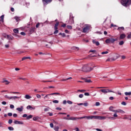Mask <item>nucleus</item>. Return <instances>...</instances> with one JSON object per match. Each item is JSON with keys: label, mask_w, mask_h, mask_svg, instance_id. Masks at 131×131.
Returning <instances> with one entry per match:
<instances>
[{"label": "nucleus", "mask_w": 131, "mask_h": 131, "mask_svg": "<svg viewBox=\"0 0 131 131\" xmlns=\"http://www.w3.org/2000/svg\"><path fill=\"white\" fill-rule=\"evenodd\" d=\"M95 68V66H93V64L89 63L88 64H85L82 67L79 68L80 71H84V72H90Z\"/></svg>", "instance_id": "f257e3e1"}, {"label": "nucleus", "mask_w": 131, "mask_h": 131, "mask_svg": "<svg viewBox=\"0 0 131 131\" xmlns=\"http://www.w3.org/2000/svg\"><path fill=\"white\" fill-rule=\"evenodd\" d=\"M121 3L124 7H128L131 5V0H122Z\"/></svg>", "instance_id": "f03ea898"}, {"label": "nucleus", "mask_w": 131, "mask_h": 131, "mask_svg": "<svg viewBox=\"0 0 131 131\" xmlns=\"http://www.w3.org/2000/svg\"><path fill=\"white\" fill-rule=\"evenodd\" d=\"M5 98L8 99V100H16V99H20V97L18 96H9L8 95H5Z\"/></svg>", "instance_id": "7ed1b4c3"}, {"label": "nucleus", "mask_w": 131, "mask_h": 131, "mask_svg": "<svg viewBox=\"0 0 131 131\" xmlns=\"http://www.w3.org/2000/svg\"><path fill=\"white\" fill-rule=\"evenodd\" d=\"M90 29H91V25H85V27L83 29V32L85 33V32H88Z\"/></svg>", "instance_id": "20e7f679"}, {"label": "nucleus", "mask_w": 131, "mask_h": 131, "mask_svg": "<svg viewBox=\"0 0 131 131\" xmlns=\"http://www.w3.org/2000/svg\"><path fill=\"white\" fill-rule=\"evenodd\" d=\"M100 92H102L103 94H107V93H115L114 91L106 89H101L100 90Z\"/></svg>", "instance_id": "39448f33"}, {"label": "nucleus", "mask_w": 131, "mask_h": 131, "mask_svg": "<svg viewBox=\"0 0 131 131\" xmlns=\"http://www.w3.org/2000/svg\"><path fill=\"white\" fill-rule=\"evenodd\" d=\"M117 117H118V115H117V114L115 113L114 117H106V118H108L110 120H115Z\"/></svg>", "instance_id": "423d86ee"}, {"label": "nucleus", "mask_w": 131, "mask_h": 131, "mask_svg": "<svg viewBox=\"0 0 131 131\" xmlns=\"http://www.w3.org/2000/svg\"><path fill=\"white\" fill-rule=\"evenodd\" d=\"M81 119H83V118H86L88 120H91V119H95L96 118V116H84L82 117H80Z\"/></svg>", "instance_id": "0eeeda50"}, {"label": "nucleus", "mask_w": 131, "mask_h": 131, "mask_svg": "<svg viewBox=\"0 0 131 131\" xmlns=\"http://www.w3.org/2000/svg\"><path fill=\"white\" fill-rule=\"evenodd\" d=\"M95 119H99V120H104L106 119V117L95 116Z\"/></svg>", "instance_id": "6e6552de"}, {"label": "nucleus", "mask_w": 131, "mask_h": 131, "mask_svg": "<svg viewBox=\"0 0 131 131\" xmlns=\"http://www.w3.org/2000/svg\"><path fill=\"white\" fill-rule=\"evenodd\" d=\"M53 0H42V3L43 4L46 6L47 5H48V4H50L51 3H52V1Z\"/></svg>", "instance_id": "1a4fd4ad"}, {"label": "nucleus", "mask_w": 131, "mask_h": 131, "mask_svg": "<svg viewBox=\"0 0 131 131\" xmlns=\"http://www.w3.org/2000/svg\"><path fill=\"white\" fill-rule=\"evenodd\" d=\"M13 123H14V124H24V123L23 122L17 120H14L13 121Z\"/></svg>", "instance_id": "9d476101"}, {"label": "nucleus", "mask_w": 131, "mask_h": 131, "mask_svg": "<svg viewBox=\"0 0 131 131\" xmlns=\"http://www.w3.org/2000/svg\"><path fill=\"white\" fill-rule=\"evenodd\" d=\"M118 58H119V56H117L116 58H108L106 60L107 61H109V62H112L113 61H115V60H116L117 59H118Z\"/></svg>", "instance_id": "9b49d317"}, {"label": "nucleus", "mask_w": 131, "mask_h": 131, "mask_svg": "<svg viewBox=\"0 0 131 131\" xmlns=\"http://www.w3.org/2000/svg\"><path fill=\"white\" fill-rule=\"evenodd\" d=\"M51 96L52 95L50 94H47L44 97V100H50L51 99Z\"/></svg>", "instance_id": "f8f14e48"}, {"label": "nucleus", "mask_w": 131, "mask_h": 131, "mask_svg": "<svg viewBox=\"0 0 131 131\" xmlns=\"http://www.w3.org/2000/svg\"><path fill=\"white\" fill-rule=\"evenodd\" d=\"M114 113H124V111H123L122 110H115Z\"/></svg>", "instance_id": "ddd939ff"}, {"label": "nucleus", "mask_w": 131, "mask_h": 131, "mask_svg": "<svg viewBox=\"0 0 131 131\" xmlns=\"http://www.w3.org/2000/svg\"><path fill=\"white\" fill-rule=\"evenodd\" d=\"M27 109L28 110H35V107H33L31 105H28L27 106Z\"/></svg>", "instance_id": "4468645a"}, {"label": "nucleus", "mask_w": 131, "mask_h": 131, "mask_svg": "<svg viewBox=\"0 0 131 131\" xmlns=\"http://www.w3.org/2000/svg\"><path fill=\"white\" fill-rule=\"evenodd\" d=\"M3 83H5V84H6V85H8L10 83V81H8L6 79H3L2 81Z\"/></svg>", "instance_id": "2eb2a0df"}, {"label": "nucleus", "mask_w": 131, "mask_h": 131, "mask_svg": "<svg viewBox=\"0 0 131 131\" xmlns=\"http://www.w3.org/2000/svg\"><path fill=\"white\" fill-rule=\"evenodd\" d=\"M77 119H81L80 117V118L72 117H70V120L75 121V120H77Z\"/></svg>", "instance_id": "dca6fc26"}, {"label": "nucleus", "mask_w": 131, "mask_h": 131, "mask_svg": "<svg viewBox=\"0 0 131 131\" xmlns=\"http://www.w3.org/2000/svg\"><path fill=\"white\" fill-rule=\"evenodd\" d=\"M23 109H24L23 106H21L20 107H17L16 108V110L17 111H19V112H22V111H23Z\"/></svg>", "instance_id": "f3484780"}, {"label": "nucleus", "mask_w": 131, "mask_h": 131, "mask_svg": "<svg viewBox=\"0 0 131 131\" xmlns=\"http://www.w3.org/2000/svg\"><path fill=\"white\" fill-rule=\"evenodd\" d=\"M5 37H7V38H8V39H9V40H12V39H13V38H14V37H13V36H11L9 35H7L6 36H5Z\"/></svg>", "instance_id": "a211bd4d"}, {"label": "nucleus", "mask_w": 131, "mask_h": 131, "mask_svg": "<svg viewBox=\"0 0 131 131\" xmlns=\"http://www.w3.org/2000/svg\"><path fill=\"white\" fill-rule=\"evenodd\" d=\"M70 20L72 21L71 24H74L73 17L71 16V14H70Z\"/></svg>", "instance_id": "6ab92c4d"}, {"label": "nucleus", "mask_w": 131, "mask_h": 131, "mask_svg": "<svg viewBox=\"0 0 131 131\" xmlns=\"http://www.w3.org/2000/svg\"><path fill=\"white\" fill-rule=\"evenodd\" d=\"M125 34H121L120 35V39H123L124 38H125Z\"/></svg>", "instance_id": "aec40b11"}, {"label": "nucleus", "mask_w": 131, "mask_h": 131, "mask_svg": "<svg viewBox=\"0 0 131 131\" xmlns=\"http://www.w3.org/2000/svg\"><path fill=\"white\" fill-rule=\"evenodd\" d=\"M117 30L120 31V32H121V31H122V30H124V27H119V28H118Z\"/></svg>", "instance_id": "412c9836"}, {"label": "nucleus", "mask_w": 131, "mask_h": 131, "mask_svg": "<svg viewBox=\"0 0 131 131\" xmlns=\"http://www.w3.org/2000/svg\"><path fill=\"white\" fill-rule=\"evenodd\" d=\"M114 109V107L112 106H111L110 107V108H109V110L110 111H112V112H115V110H113Z\"/></svg>", "instance_id": "4be33fe9"}, {"label": "nucleus", "mask_w": 131, "mask_h": 131, "mask_svg": "<svg viewBox=\"0 0 131 131\" xmlns=\"http://www.w3.org/2000/svg\"><path fill=\"white\" fill-rule=\"evenodd\" d=\"M110 40H111V42L112 43H113V42H114L115 41H117V39H114V38H111Z\"/></svg>", "instance_id": "5701e85b"}, {"label": "nucleus", "mask_w": 131, "mask_h": 131, "mask_svg": "<svg viewBox=\"0 0 131 131\" xmlns=\"http://www.w3.org/2000/svg\"><path fill=\"white\" fill-rule=\"evenodd\" d=\"M39 119V117L38 116L34 117L33 118V120H34V121H36V120H38Z\"/></svg>", "instance_id": "b1692460"}, {"label": "nucleus", "mask_w": 131, "mask_h": 131, "mask_svg": "<svg viewBox=\"0 0 131 131\" xmlns=\"http://www.w3.org/2000/svg\"><path fill=\"white\" fill-rule=\"evenodd\" d=\"M27 59H31L30 57H23L21 59V61H24V60H27Z\"/></svg>", "instance_id": "393cba45"}, {"label": "nucleus", "mask_w": 131, "mask_h": 131, "mask_svg": "<svg viewBox=\"0 0 131 131\" xmlns=\"http://www.w3.org/2000/svg\"><path fill=\"white\" fill-rule=\"evenodd\" d=\"M13 32H14V33H19V30H18V29H14L13 30Z\"/></svg>", "instance_id": "a878e982"}, {"label": "nucleus", "mask_w": 131, "mask_h": 131, "mask_svg": "<svg viewBox=\"0 0 131 131\" xmlns=\"http://www.w3.org/2000/svg\"><path fill=\"white\" fill-rule=\"evenodd\" d=\"M25 99H31V96L28 95H25Z\"/></svg>", "instance_id": "bb28decb"}, {"label": "nucleus", "mask_w": 131, "mask_h": 131, "mask_svg": "<svg viewBox=\"0 0 131 131\" xmlns=\"http://www.w3.org/2000/svg\"><path fill=\"white\" fill-rule=\"evenodd\" d=\"M125 96H130L131 95V92H125L124 93Z\"/></svg>", "instance_id": "cd10ccee"}, {"label": "nucleus", "mask_w": 131, "mask_h": 131, "mask_svg": "<svg viewBox=\"0 0 131 131\" xmlns=\"http://www.w3.org/2000/svg\"><path fill=\"white\" fill-rule=\"evenodd\" d=\"M50 95H51V96H53V95H57L58 96H60V94L59 93H54L50 94Z\"/></svg>", "instance_id": "c85d7f7f"}, {"label": "nucleus", "mask_w": 131, "mask_h": 131, "mask_svg": "<svg viewBox=\"0 0 131 131\" xmlns=\"http://www.w3.org/2000/svg\"><path fill=\"white\" fill-rule=\"evenodd\" d=\"M105 42H106V43H110V42H111L110 38L106 39L105 40Z\"/></svg>", "instance_id": "c756f323"}, {"label": "nucleus", "mask_w": 131, "mask_h": 131, "mask_svg": "<svg viewBox=\"0 0 131 131\" xmlns=\"http://www.w3.org/2000/svg\"><path fill=\"white\" fill-rule=\"evenodd\" d=\"M32 117H33V116H32V115H29V116H27V119H31Z\"/></svg>", "instance_id": "7c9ffc66"}, {"label": "nucleus", "mask_w": 131, "mask_h": 131, "mask_svg": "<svg viewBox=\"0 0 131 131\" xmlns=\"http://www.w3.org/2000/svg\"><path fill=\"white\" fill-rule=\"evenodd\" d=\"M8 129L9 130H14V127H13L12 126H9V127H8Z\"/></svg>", "instance_id": "2f4dec72"}, {"label": "nucleus", "mask_w": 131, "mask_h": 131, "mask_svg": "<svg viewBox=\"0 0 131 131\" xmlns=\"http://www.w3.org/2000/svg\"><path fill=\"white\" fill-rule=\"evenodd\" d=\"M67 103H68V104H69L70 105H72V104L73 103V102H72V101H71L70 100H68Z\"/></svg>", "instance_id": "473e14b6"}, {"label": "nucleus", "mask_w": 131, "mask_h": 131, "mask_svg": "<svg viewBox=\"0 0 131 131\" xmlns=\"http://www.w3.org/2000/svg\"><path fill=\"white\" fill-rule=\"evenodd\" d=\"M124 43V41H121L119 42V45L120 46H122V45H123Z\"/></svg>", "instance_id": "72a5a7b5"}, {"label": "nucleus", "mask_w": 131, "mask_h": 131, "mask_svg": "<svg viewBox=\"0 0 131 131\" xmlns=\"http://www.w3.org/2000/svg\"><path fill=\"white\" fill-rule=\"evenodd\" d=\"M13 123V120H12V119H9V120H8V123H9V124H11V123Z\"/></svg>", "instance_id": "f704fd0d"}, {"label": "nucleus", "mask_w": 131, "mask_h": 131, "mask_svg": "<svg viewBox=\"0 0 131 131\" xmlns=\"http://www.w3.org/2000/svg\"><path fill=\"white\" fill-rule=\"evenodd\" d=\"M14 19H15L16 21H17V22H18V21H19V20H20V18L17 16L14 17Z\"/></svg>", "instance_id": "c9c22d12"}, {"label": "nucleus", "mask_w": 131, "mask_h": 131, "mask_svg": "<svg viewBox=\"0 0 131 131\" xmlns=\"http://www.w3.org/2000/svg\"><path fill=\"white\" fill-rule=\"evenodd\" d=\"M54 129V130H56V131L59 130V126L55 127Z\"/></svg>", "instance_id": "e433bc0d"}, {"label": "nucleus", "mask_w": 131, "mask_h": 131, "mask_svg": "<svg viewBox=\"0 0 131 131\" xmlns=\"http://www.w3.org/2000/svg\"><path fill=\"white\" fill-rule=\"evenodd\" d=\"M36 97L38 98V99H40L41 98V96H40V95L39 94H37L36 95Z\"/></svg>", "instance_id": "4c0bfd02"}, {"label": "nucleus", "mask_w": 131, "mask_h": 131, "mask_svg": "<svg viewBox=\"0 0 131 131\" xmlns=\"http://www.w3.org/2000/svg\"><path fill=\"white\" fill-rule=\"evenodd\" d=\"M49 109H50V107H46L44 108V111L46 112L47 111H49Z\"/></svg>", "instance_id": "58836bf2"}, {"label": "nucleus", "mask_w": 131, "mask_h": 131, "mask_svg": "<svg viewBox=\"0 0 131 131\" xmlns=\"http://www.w3.org/2000/svg\"><path fill=\"white\" fill-rule=\"evenodd\" d=\"M83 105H84L85 107H88L89 103L88 102H85L84 103H83Z\"/></svg>", "instance_id": "ea45409f"}, {"label": "nucleus", "mask_w": 131, "mask_h": 131, "mask_svg": "<svg viewBox=\"0 0 131 131\" xmlns=\"http://www.w3.org/2000/svg\"><path fill=\"white\" fill-rule=\"evenodd\" d=\"M4 15H2L1 16V21H2V22H4Z\"/></svg>", "instance_id": "a19ab883"}, {"label": "nucleus", "mask_w": 131, "mask_h": 131, "mask_svg": "<svg viewBox=\"0 0 131 131\" xmlns=\"http://www.w3.org/2000/svg\"><path fill=\"white\" fill-rule=\"evenodd\" d=\"M53 103H55V104H58V103H59V101L57 100H55L53 101Z\"/></svg>", "instance_id": "79ce46f5"}, {"label": "nucleus", "mask_w": 131, "mask_h": 131, "mask_svg": "<svg viewBox=\"0 0 131 131\" xmlns=\"http://www.w3.org/2000/svg\"><path fill=\"white\" fill-rule=\"evenodd\" d=\"M85 82H92V81L91 80V79H89V80L85 79Z\"/></svg>", "instance_id": "37998d69"}, {"label": "nucleus", "mask_w": 131, "mask_h": 131, "mask_svg": "<svg viewBox=\"0 0 131 131\" xmlns=\"http://www.w3.org/2000/svg\"><path fill=\"white\" fill-rule=\"evenodd\" d=\"M108 53V51H105L101 52V55H105Z\"/></svg>", "instance_id": "c03bdc74"}, {"label": "nucleus", "mask_w": 131, "mask_h": 131, "mask_svg": "<svg viewBox=\"0 0 131 131\" xmlns=\"http://www.w3.org/2000/svg\"><path fill=\"white\" fill-rule=\"evenodd\" d=\"M10 107L11 108V109H14V108H15V106H14V105L11 104L10 105Z\"/></svg>", "instance_id": "a18cd8bd"}, {"label": "nucleus", "mask_w": 131, "mask_h": 131, "mask_svg": "<svg viewBox=\"0 0 131 131\" xmlns=\"http://www.w3.org/2000/svg\"><path fill=\"white\" fill-rule=\"evenodd\" d=\"M67 27L68 29H72V26H67Z\"/></svg>", "instance_id": "49530a36"}, {"label": "nucleus", "mask_w": 131, "mask_h": 131, "mask_svg": "<svg viewBox=\"0 0 131 131\" xmlns=\"http://www.w3.org/2000/svg\"><path fill=\"white\" fill-rule=\"evenodd\" d=\"M121 104L123 105V106H125L126 105V103L124 101H123L122 102Z\"/></svg>", "instance_id": "de8ad7c7"}, {"label": "nucleus", "mask_w": 131, "mask_h": 131, "mask_svg": "<svg viewBox=\"0 0 131 131\" xmlns=\"http://www.w3.org/2000/svg\"><path fill=\"white\" fill-rule=\"evenodd\" d=\"M59 31L58 30H55V31L54 32V34H57V33H58Z\"/></svg>", "instance_id": "09e8293b"}, {"label": "nucleus", "mask_w": 131, "mask_h": 131, "mask_svg": "<svg viewBox=\"0 0 131 131\" xmlns=\"http://www.w3.org/2000/svg\"><path fill=\"white\" fill-rule=\"evenodd\" d=\"M63 119H65L66 120H70V117L69 118L64 117Z\"/></svg>", "instance_id": "8fccbe9b"}, {"label": "nucleus", "mask_w": 131, "mask_h": 131, "mask_svg": "<svg viewBox=\"0 0 131 131\" xmlns=\"http://www.w3.org/2000/svg\"><path fill=\"white\" fill-rule=\"evenodd\" d=\"M96 106H100V102H96L95 103Z\"/></svg>", "instance_id": "3c124183"}, {"label": "nucleus", "mask_w": 131, "mask_h": 131, "mask_svg": "<svg viewBox=\"0 0 131 131\" xmlns=\"http://www.w3.org/2000/svg\"><path fill=\"white\" fill-rule=\"evenodd\" d=\"M109 100H111V101L114 100V97L111 96L109 98Z\"/></svg>", "instance_id": "603ef678"}, {"label": "nucleus", "mask_w": 131, "mask_h": 131, "mask_svg": "<svg viewBox=\"0 0 131 131\" xmlns=\"http://www.w3.org/2000/svg\"><path fill=\"white\" fill-rule=\"evenodd\" d=\"M8 116L11 117V116H12L13 114L12 113H8Z\"/></svg>", "instance_id": "864d4df0"}, {"label": "nucleus", "mask_w": 131, "mask_h": 131, "mask_svg": "<svg viewBox=\"0 0 131 131\" xmlns=\"http://www.w3.org/2000/svg\"><path fill=\"white\" fill-rule=\"evenodd\" d=\"M127 38H128V39H129V38H131V34L128 35V36H127Z\"/></svg>", "instance_id": "5fc2aeb1"}, {"label": "nucleus", "mask_w": 131, "mask_h": 131, "mask_svg": "<svg viewBox=\"0 0 131 131\" xmlns=\"http://www.w3.org/2000/svg\"><path fill=\"white\" fill-rule=\"evenodd\" d=\"M79 98H83V94H80L79 95Z\"/></svg>", "instance_id": "6e6d98bb"}, {"label": "nucleus", "mask_w": 131, "mask_h": 131, "mask_svg": "<svg viewBox=\"0 0 131 131\" xmlns=\"http://www.w3.org/2000/svg\"><path fill=\"white\" fill-rule=\"evenodd\" d=\"M10 94H19V92H10Z\"/></svg>", "instance_id": "4d7b16f0"}, {"label": "nucleus", "mask_w": 131, "mask_h": 131, "mask_svg": "<svg viewBox=\"0 0 131 131\" xmlns=\"http://www.w3.org/2000/svg\"><path fill=\"white\" fill-rule=\"evenodd\" d=\"M50 127H54V124H53L52 123H50Z\"/></svg>", "instance_id": "13d9d810"}, {"label": "nucleus", "mask_w": 131, "mask_h": 131, "mask_svg": "<svg viewBox=\"0 0 131 131\" xmlns=\"http://www.w3.org/2000/svg\"><path fill=\"white\" fill-rule=\"evenodd\" d=\"M2 104L3 105H6V104H7V102H6V101H3V102H2Z\"/></svg>", "instance_id": "bf43d9fd"}, {"label": "nucleus", "mask_w": 131, "mask_h": 131, "mask_svg": "<svg viewBox=\"0 0 131 131\" xmlns=\"http://www.w3.org/2000/svg\"><path fill=\"white\" fill-rule=\"evenodd\" d=\"M126 57L124 55H123L121 56V59H122L123 60H124V59H125Z\"/></svg>", "instance_id": "052dcab7"}, {"label": "nucleus", "mask_w": 131, "mask_h": 131, "mask_svg": "<svg viewBox=\"0 0 131 131\" xmlns=\"http://www.w3.org/2000/svg\"><path fill=\"white\" fill-rule=\"evenodd\" d=\"M19 79H22L23 80H26V78H23L22 77L18 78Z\"/></svg>", "instance_id": "680f3d73"}, {"label": "nucleus", "mask_w": 131, "mask_h": 131, "mask_svg": "<svg viewBox=\"0 0 131 131\" xmlns=\"http://www.w3.org/2000/svg\"><path fill=\"white\" fill-rule=\"evenodd\" d=\"M84 95L85 96H90V93H84Z\"/></svg>", "instance_id": "e2e57ef3"}, {"label": "nucleus", "mask_w": 131, "mask_h": 131, "mask_svg": "<svg viewBox=\"0 0 131 131\" xmlns=\"http://www.w3.org/2000/svg\"><path fill=\"white\" fill-rule=\"evenodd\" d=\"M23 117H24V118L27 117V114H24V115H23Z\"/></svg>", "instance_id": "0e129e2a"}, {"label": "nucleus", "mask_w": 131, "mask_h": 131, "mask_svg": "<svg viewBox=\"0 0 131 131\" xmlns=\"http://www.w3.org/2000/svg\"><path fill=\"white\" fill-rule=\"evenodd\" d=\"M48 114H49V116H53V113H48Z\"/></svg>", "instance_id": "69168bd1"}, {"label": "nucleus", "mask_w": 131, "mask_h": 131, "mask_svg": "<svg viewBox=\"0 0 131 131\" xmlns=\"http://www.w3.org/2000/svg\"><path fill=\"white\" fill-rule=\"evenodd\" d=\"M95 45H96V46H100V43L98 41H96Z\"/></svg>", "instance_id": "338daca9"}, {"label": "nucleus", "mask_w": 131, "mask_h": 131, "mask_svg": "<svg viewBox=\"0 0 131 131\" xmlns=\"http://www.w3.org/2000/svg\"><path fill=\"white\" fill-rule=\"evenodd\" d=\"M96 130H97V131H103L102 129H99V128H96Z\"/></svg>", "instance_id": "774afa93"}]
</instances>
